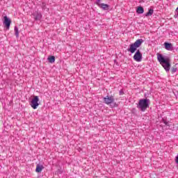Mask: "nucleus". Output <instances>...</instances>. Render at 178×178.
<instances>
[{
  "label": "nucleus",
  "instance_id": "1",
  "mask_svg": "<svg viewBox=\"0 0 178 178\" xmlns=\"http://www.w3.org/2000/svg\"><path fill=\"white\" fill-rule=\"evenodd\" d=\"M151 102L149 99H140L137 104L138 109H140L141 112H145L147 108H149Z\"/></svg>",
  "mask_w": 178,
  "mask_h": 178
},
{
  "label": "nucleus",
  "instance_id": "2",
  "mask_svg": "<svg viewBox=\"0 0 178 178\" xmlns=\"http://www.w3.org/2000/svg\"><path fill=\"white\" fill-rule=\"evenodd\" d=\"M159 62L161 64L163 67L165 69V72H169L170 70V63H169V58H165L162 54H159L157 56Z\"/></svg>",
  "mask_w": 178,
  "mask_h": 178
},
{
  "label": "nucleus",
  "instance_id": "3",
  "mask_svg": "<svg viewBox=\"0 0 178 178\" xmlns=\"http://www.w3.org/2000/svg\"><path fill=\"white\" fill-rule=\"evenodd\" d=\"M143 42H144V40L138 39L134 43L129 44L127 51L131 54H134V52L137 51V48H140L141 47V44H143Z\"/></svg>",
  "mask_w": 178,
  "mask_h": 178
},
{
  "label": "nucleus",
  "instance_id": "4",
  "mask_svg": "<svg viewBox=\"0 0 178 178\" xmlns=\"http://www.w3.org/2000/svg\"><path fill=\"white\" fill-rule=\"evenodd\" d=\"M40 101V99L38 98V96H34L33 99L31 101L30 105L33 109H37L38 108L40 103L38 102Z\"/></svg>",
  "mask_w": 178,
  "mask_h": 178
},
{
  "label": "nucleus",
  "instance_id": "5",
  "mask_svg": "<svg viewBox=\"0 0 178 178\" xmlns=\"http://www.w3.org/2000/svg\"><path fill=\"white\" fill-rule=\"evenodd\" d=\"M134 60H135L136 62H141V60H143V54H141L140 49L136 50L134 55Z\"/></svg>",
  "mask_w": 178,
  "mask_h": 178
},
{
  "label": "nucleus",
  "instance_id": "6",
  "mask_svg": "<svg viewBox=\"0 0 178 178\" xmlns=\"http://www.w3.org/2000/svg\"><path fill=\"white\" fill-rule=\"evenodd\" d=\"M10 23H12V21L8 17V16L3 17V24H4L6 29L9 30L10 29Z\"/></svg>",
  "mask_w": 178,
  "mask_h": 178
},
{
  "label": "nucleus",
  "instance_id": "7",
  "mask_svg": "<svg viewBox=\"0 0 178 178\" xmlns=\"http://www.w3.org/2000/svg\"><path fill=\"white\" fill-rule=\"evenodd\" d=\"M104 102L106 104V105H111V104H113L115 102V97L113 96H106L104 97Z\"/></svg>",
  "mask_w": 178,
  "mask_h": 178
},
{
  "label": "nucleus",
  "instance_id": "8",
  "mask_svg": "<svg viewBox=\"0 0 178 178\" xmlns=\"http://www.w3.org/2000/svg\"><path fill=\"white\" fill-rule=\"evenodd\" d=\"M164 47L167 49V51H173V45L172 44V43L165 42H164Z\"/></svg>",
  "mask_w": 178,
  "mask_h": 178
},
{
  "label": "nucleus",
  "instance_id": "9",
  "mask_svg": "<svg viewBox=\"0 0 178 178\" xmlns=\"http://www.w3.org/2000/svg\"><path fill=\"white\" fill-rule=\"evenodd\" d=\"M42 169H44V165L38 164L36 165L35 172L37 173H41V172H42Z\"/></svg>",
  "mask_w": 178,
  "mask_h": 178
},
{
  "label": "nucleus",
  "instance_id": "10",
  "mask_svg": "<svg viewBox=\"0 0 178 178\" xmlns=\"http://www.w3.org/2000/svg\"><path fill=\"white\" fill-rule=\"evenodd\" d=\"M35 20H41L42 15L41 13H36L33 15Z\"/></svg>",
  "mask_w": 178,
  "mask_h": 178
},
{
  "label": "nucleus",
  "instance_id": "11",
  "mask_svg": "<svg viewBox=\"0 0 178 178\" xmlns=\"http://www.w3.org/2000/svg\"><path fill=\"white\" fill-rule=\"evenodd\" d=\"M99 8L103 9V10H109V5L105 3H101Z\"/></svg>",
  "mask_w": 178,
  "mask_h": 178
},
{
  "label": "nucleus",
  "instance_id": "12",
  "mask_svg": "<svg viewBox=\"0 0 178 178\" xmlns=\"http://www.w3.org/2000/svg\"><path fill=\"white\" fill-rule=\"evenodd\" d=\"M136 13H138V15H142V13H144V8L141 6L138 7L136 10Z\"/></svg>",
  "mask_w": 178,
  "mask_h": 178
},
{
  "label": "nucleus",
  "instance_id": "13",
  "mask_svg": "<svg viewBox=\"0 0 178 178\" xmlns=\"http://www.w3.org/2000/svg\"><path fill=\"white\" fill-rule=\"evenodd\" d=\"M48 61L49 63H55V56H50L48 57Z\"/></svg>",
  "mask_w": 178,
  "mask_h": 178
},
{
  "label": "nucleus",
  "instance_id": "14",
  "mask_svg": "<svg viewBox=\"0 0 178 178\" xmlns=\"http://www.w3.org/2000/svg\"><path fill=\"white\" fill-rule=\"evenodd\" d=\"M154 14V9H149V11L145 15L146 17H148V16H152Z\"/></svg>",
  "mask_w": 178,
  "mask_h": 178
},
{
  "label": "nucleus",
  "instance_id": "15",
  "mask_svg": "<svg viewBox=\"0 0 178 178\" xmlns=\"http://www.w3.org/2000/svg\"><path fill=\"white\" fill-rule=\"evenodd\" d=\"M14 31L17 38H19V28H17V26H15Z\"/></svg>",
  "mask_w": 178,
  "mask_h": 178
},
{
  "label": "nucleus",
  "instance_id": "16",
  "mask_svg": "<svg viewBox=\"0 0 178 178\" xmlns=\"http://www.w3.org/2000/svg\"><path fill=\"white\" fill-rule=\"evenodd\" d=\"M46 6H47V4L45 3L42 2V9L43 10H45Z\"/></svg>",
  "mask_w": 178,
  "mask_h": 178
},
{
  "label": "nucleus",
  "instance_id": "17",
  "mask_svg": "<svg viewBox=\"0 0 178 178\" xmlns=\"http://www.w3.org/2000/svg\"><path fill=\"white\" fill-rule=\"evenodd\" d=\"M119 94H120V95H124V90L123 89H121L119 91Z\"/></svg>",
  "mask_w": 178,
  "mask_h": 178
},
{
  "label": "nucleus",
  "instance_id": "18",
  "mask_svg": "<svg viewBox=\"0 0 178 178\" xmlns=\"http://www.w3.org/2000/svg\"><path fill=\"white\" fill-rule=\"evenodd\" d=\"M171 70H172V73H176V72H177V67H172Z\"/></svg>",
  "mask_w": 178,
  "mask_h": 178
},
{
  "label": "nucleus",
  "instance_id": "19",
  "mask_svg": "<svg viewBox=\"0 0 178 178\" xmlns=\"http://www.w3.org/2000/svg\"><path fill=\"white\" fill-rule=\"evenodd\" d=\"M101 0H97V1H96V5H97V6H101Z\"/></svg>",
  "mask_w": 178,
  "mask_h": 178
},
{
  "label": "nucleus",
  "instance_id": "20",
  "mask_svg": "<svg viewBox=\"0 0 178 178\" xmlns=\"http://www.w3.org/2000/svg\"><path fill=\"white\" fill-rule=\"evenodd\" d=\"M57 173H59V175H62V170H58Z\"/></svg>",
  "mask_w": 178,
  "mask_h": 178
},
{
  "label": "nucleus",
  "instance_id": "21",
  "mask_svg": "<svg viewBox=\"0 0 178 178\" xmlns=\"http://www.w3.org/2000/svg\"><path fill=\"white\" fill-rule=\"evenodd\" d=\"M118 106V104H116V103H114V106L113 107Z\"/></svg>",
  "mask_w": 178,
  "mask_h": 178
}]
</instances>
